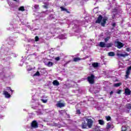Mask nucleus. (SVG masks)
<instances>
[{"label": "nucleus", "instance_id": "nucleus-28", "mask_svg": "<svg viewBox=\"0 0 131 131\" xmlns=\"http://www.w3.org/2000/svg\"><path fill=\"white\" fill-rule=\"evenodd\" d=\"M35 41H38L39 40V38L38 37V36H36L35 37Z\"/></svg>", "mask_w": 131, "mask_h": 131}, {"label": "nucleus", "instance_id": "nucleus-27", "mask_svg": "<svg viewBox=\"0 0 131 131\" xmlns=\"http://www.w3.org/2000/svg\"><path fill=\"white\" fill-rule=\"evenodd\" d=\"M39 7V5H35L34 6V8L36 10L37 9H38V8Z\"/></svg>", "mask_w": 131, "mask_h": 131}, {"label": "nucleus", "instance_id": "nucleus-11", "mask_svg": "<svg viewBox=\"0 0 131 131\" xmlns=\"http://www.w3.org/2000/svg\"><path fill=\"white\" fill-rule=\"evenodd\" d=\"M117 56L118 57H123L124 58H125V57L128 56V54L126 53L125 54L118 53L117 54Z\"/></svg>", "mask_w": 131, "mask_h": 131}, {"label": "nucleus", "instance_id": "nucleus-24", "mask_svg": "<svg viewBox=\"0 0 131 131\" xmlns=\"http://www.w3.org/2000/svg\"><path fill=\"white\" fill-rule=\"evenodd\" d=\"M109 39H110V36L106 37V38H104L105 42H107Z\"/></svg>", "mask_w": 131, "mask_h": 131}, {"label": "nucleus", "instance_id": "nucleus-2", "mask_svg": "<svg viewBox=\"0 0 131 131\" xmlns=\"http://www.w3.org/2000/svg\"><path fill=\"white\" fill-rule=\"evenodd\" d=\"M107 20L108 18L105 17L103 19V16L100 15L97 17V19L95 21V23L98 24H100L101 23V26H102V27H105V26L106 25V23Z\"/></svg>", "mask_w": 131, "mask_h": 131}, {"label": "nucleus", "instance_id": "nucleus-36", "mask_svg": "<svg viewBox=\"0 0 131 131\" xmlns=\"http://www.w3.org/2000/svg\"><path fill=\"white\" fill-rule=\"evenodd\" d=\"M117 94H121V90H118V91L117 92Z\"/></svg>", "mask_w": 131, "mask_h": 131}, {"label": "nucleus", "instance_id": "nucleus-19", "mask_svg": "<svg viewBox=\"0 0 131 131\" xmlns=\"http://www.w3.org/2000/svg\"><path fill=\"white\" fill-rule=\"evenodd\" d=\"M98 122H99V124H100V125H104V124L105 123L103 120H99Z\"/></svg>", "mask_w": 131, "mask_h": 131}, {"label": "nucleus", "instance_id": "nucleus-1", "mask_svg": "<svg viewBox=\"0 0 131 131\" xmlns=\"http://www.w3.org/2000/svg\"><path fill=\"white\" fill-rule=\"evenodd\" d=\"M85 121L86 122H85ZM85 121H83L82 122L81 126L83 129L87 128H92L93 127V124H94V121L92 119L85 118ZM87 122V123H86Z\"/></svg>", "mask_w": 131, "mask_h": 131}, {"label": "nucleus", "instance_id": "nucleus-42", "mask_svg": "<svg viewBox=\"0 0 131 131\" xmlns=\"http://www.w3.org/2000/svg\"><path fill=\"white\" fill-rule=\"evenodd\" d=\"M28 71H30V70H28Z\"/></svg>", "mask_w": 131, "mask_h": 131}, {"label": "nucleus", "instance_id": "nucleus-21", "mask_svg": "<svg viewBox=\"0 0 131 131\" xmlns=\"http://www.w3.org/2000/svg\"><path fill=\"white\" fill-rule=\"evenodd\" d=\"M19 11H21L22 12H24L25 11V9L24 8V6L20 7L18 9Z\"/></svg>", "mask_w": 131, "mask_h": 131}, {"label": "nucleus", "instance_id": "nucleus-4", "mask_svg": "<svg viewBox=\"0 0 131 131\" xmlns=\"http://www.w3.org/2000/svg\"><path fill=\"white\" fill-rule=\"evenodd\" d=\"M124 46V44H123V43L119 41H115V47H116L118 49H121V48H123Z\"/></svg>", "mask_w": 131, "mask_h": 131}, {"label": "nucleus", "instance_id": "nucleus-39", "mask_svg": "<svg viewBox=\"0 0 131 131\" xmlns=\"http://www.w3.org/2000/svg\"><path fill=\"white\" fill-rule=\"evenodd\" d=\"M68 117H69V118H70V115H68Z\"/></svg>", "mask_w": 131, "mask_h": 131}, {"label": "nucleus", "instance_id": "nucleus-9", "mask_svg": "<svg viewBox=\"0 0 131 131\" xmlns=\"http://www.w3.org/2000/svg\"><path fill=\"white\" fill-rule=\"evenodd\" d=\"M3 94L5 96L6 98H11V95L7 92V91H4Z\"/></svg>", "mask_w": 131, "mask_h": 131}, {"label": "nucleus", "instance_id": "nucleus-7", "mask_svg": "<svg viewBox=\"0 0 131 131\" xmlns=\"http://www.w3.org/2000/svg\"><path fill=\"white\" fill-rule=\"evenodd\" d=\"M124 94H125V96L130 95V94H131L130 90H129V89H128V88L125 89Z\"/></svg>", "mask_w": 131, "mask_h": 131}, {"label": "nucleus", "instance_id": "nucleus-29", "mask_svg": "<svg viewBox=\"0 0 131 131\" xmlns=\"http://www.w3.org/2000/svg\"><path fill=\"white\" fill-rule=\"evenodd\" d=\"M76 114H81V112H80V110H77L76 111Z\"/></svg>", "mask_w": 131, "mask_h": 131}, {"label": "nucleus", "instance_id": "nucleus-10", "mask_svg": "<svg viewBox=\"0 0 131 131\" xmlns=\"http://www.w3.org/2000/svg\"><path fill=\"white\" fill-rule=\"evenodd\" d=\"M52 83H53V85H55L56 86L60 85V83L57 80H54L53 81Z\"/></svg>", "mask_w": 131, "mask_h": 131}, {"label": "nucleus", "instance_id": "nucleus-18", "mask_svg": "<svg viewBox=\"0 0 131 131\" xmlns=\"http://www.w3.org/2000/svg\"><path fill=\"white\" fill-rule=\"evenodd\" d=\"M113 46L112 43H108L107 44H105V48H111Z\"/></svg>", "mask_w": 131, "mask_h": 131}, {"label": "nucleus", "instance_id": "nucleus-17", "mask_svg": "<svg viewBox=\"0 0 131 131\" xmlns=\"http://www.w3.org/2000/svg\"><path fill=\"white\" fill-rule=\"evenodd\" d=\"M108 55L110 57H114V56H115V53L113 52H111L108 53Z\"/></svg>", "mask_w": 131, "mask_h": 131}, {"label": "nucleus", "instance_id": "nucleus-35", "mask_svg": "<svg viewBox=\"0 0 131 131\" xmlns=\"http://www.w3.org/2000/svg\"><path fill=\"white\" fill-rule=\"evenodd\" d=\"M41 101H42V103H47V102H48L47 100L42 99Z\"/></svg>", "mask_w": 131, "mask_h": 131}, {"label": "nucleus", "instance_id": "nucleus-22", "mask_svg": "<svg viewBox=\"0 0 131 131\" xmlns=\"http://www.w3.org/2000/svg\"><path fill=\"white\" fill-rule=\"evenodd\" d=\"M106 128V129H109L111 128V125L110 124V123H107Z\"/></svg>", "mask_w": 131, "mask_h": 131}, {"label": "nucleus", "instance_id": "nucleus-33", "mask_svg": "<svg viewBox=\"0 0 131 131\" xmlns=\"http://www.w3.org/2000/svg\"><path fill=\"white\" fill-rule=\"evenodd\" d=\"M7 90L10 91V92H13V91L12 90V89H11V88H10V87H7Z\"/></svg>", "mask_w": 131, "mask_h": 131}, {"label": "nucleus", "instance_id": "nucleus-16", "mask_svg": "<svg viewBox=\"0 0 131 131\" xmlns=\"http://www.w3.org/2000/svg\"><path fill=\"white\" fill-rule=\"evenodd\" d=\"M80 60H81V58H80L79 57H74L73 58L74 62H79V61H80Z\"/></svg>", "mask_w": 131, "mask_h": 131}, {"label": "nucleus", "instance_id": "nucleus-30", "mask_svg": "<svg viewBox=\"0 0 131 131\" xmlns=\"http://www.w3.org/2000/svg\"><path fill=\"white\" fill-rule=\"evenodd\" d=\"M60 113H66V114H67V113L66 112V110H65L60 111Z\"/></svg>", "mask_w": 131, "mask_h": 131}, {"label": "nucleus", "instance_id": "nucleus-34", "mask_svg": "<svg viewBox=\"0 0 131 131\" xmlns=\"http://www.w3.org/2000/svg\"><path fill=\"white\" fill-rule=\"evenodd\" d=\"M126 51L127 52H130L131 49H130V48H127L126 49Z\"/></svg>", "mask_w": 131, "mask_h": 131}, {"label": "nucleus", "instance_id": "nucleus-40", "mask_svg": "<svg viewBox=\"0 0 131 131\" xmlns=\"http://www.w3.org/2000/svg\"><path fill=\"white\" fill-rule=\"evenodd\" d=\"M14 2H17V0H14Z\"/></svg>", "mask_w": 131, "mask_h": 131}, {"label": "nucleus", "instance_id": "nucleus-13", "mask_svg": "<svg viewBox=\"0 0 131 131\" xmlns=\"http://www.w3.org/2000/svg\"><path fill=\"white\" fill-rule=\"evenodd\" d=\"M99 47H100V48H106V44L104 42H100Z\"/></svg>", "mask_w": 131, "mask_h": 131}, {"label": "nucleus", "instance_id": "nucleus-14", "mask_svg": "<svg viewBox=\"0 0 131 131\" xmlns=\"http://www.w3.org/2000/svg\"><path fill=\"white\" fill-rule=\"evenodd\" d=\"M47 66H48V67H53V66L54 65V62H51V61H49L47 64H46Z\"/></svg>", "mask_w": 131, "mask_h": 131}, {"label": "nucleus", "instance_id": "nucleus-31", "mask_svg": "<svg viewBox=\"0 0 131 131\" xmlns=\"http://www.w3.org/2000/svg\"><path fill=\"white\" fill-rule=\"evenodd\" d=\"M55 60L56 61H60V57H57L55 58Z\"/></svg>", "mask_w": 131, "mask_h": 131}, {"label": "nucleus", "instance_id": "nucleus-25", "mask_svg": "<svg viewBox=\"0 0 131 131\" xmlns=\"http://www.w3.org/2000/svg\"><path fill=\"white\" fill-rule=\"evenodd\" d=\"M105 118H106L107 121H110V120H111V117H110V116H106V117H105Z\"/></svg>", "mask_w": 131, "mask_h": 131}, {"label": "nucleus", "instance_id": "nucleus-3", "mask_svg": "<svg viewBox=\"0 0 131 131\" xmlns=\"http://www.w3.org/2000/svg\"><path fill=\"white\" fill-rule=\"evenodd\" d=\"M87 80L90 84L95 83V75L91 74L87 77Z\"/></svg>", "mask_w": 131, "mask_h": 131}, {"label": "nucleus", "instance_id": "nucleus-5", "mask_svg": "<svg viewBox=\"0 0 131 131\" xmlns=\"http://www.w3.org/2000/svg\"><path fill=\"white\" fill-rule=\"evenodd\" d=\"M31 127L32 128H38V123L36 120H33L31 123Z\"/></svg>", "mask_w": 131, "mask_h": 131}, {"label": "nucleus", "instance_id": "nucleus-41", "mask_svg": "<svg viewBox=\"0 0 131 131\" xmlns=\"http://www.w3.org/2000/svg\"><path fill=\"white\" fill-rule=\"evenodd\" d=\"M122 131H126V130H122Z\"/></svg>", "mask_w": 131, "mask_h": 131}, {"label": "nucleus", "instance_id": "nucleus-8", "mask_svg": "<svg viewBox=\"0 0 131 131\" xmlns=\"http://www.w3.org/2000/svg\"><path fill=\"white\" fill-rule=\"evenodd\" d=\"M57 107H58L59 108H62V107H65V104L63 103L60 102L59 101L57 104H56Z\"/></svg>", "mask_w": 131, "mask_h": 131}, {"label": "nucleus", "instance_id": "nucleus-37", "mask_svg": "<svg viewBox=\"0 0 131 131\" xmlns=\"http://www.w3.org/2000/svg\"><path fill=\"white\" fill-rule=\"evenodd\" d=\"M110 96H112L113 95V91H111L110 93Z\"/></svg>", "mask_w": 131, "mask_h": 131}, {"label": "nucleus", "instance_id": "nucleus-26", "mask_svg": "<svg viewBox=\"0 0 131 131\" xmlns=\"http://www.w3.org/2000/svg\"><path fill=\"white\" fill-rule=\"evenodd\" d=\"M34 75L35 76H39V75H40V74L39 73V72L37 71Z\"/></svg>", "mask_w": 131, "mask_h": 131}, {"label": "nucleus", "instance_id": "nucleus-6", "mask_svg": "<svg viewBox=\"0 0 131 131\" xmlns=\"http://www.w3.org/2000/svg\"><path fill=\"white\" fill-rule=\"evenodd\" d=\"M130 70H131V66L128 67L126 71V75L125 76L127 79L129 78V74H130Z\"/></svg>", "mask_w": 131, "mask_h": 131}, {"label": "nucleus", "instance_id": "nucleus-23", "mask_svg": "<svg viewBox=\"0 0 131 131\" xmlns=\"http://www.w3.org/2000/svg\"><path fill=\"white\" fill-rule=\"evenodd\" d=\"M121 83H117L114 84V86H116V88H118V86H120L121 85Z\"/></svg>", "mask_w": 131, "mask_h": 131}, {"label": "nucleus", "instance_id": "nucleus-20", "mask_svg": "<svg viewBox=\"0 0 131 131\" xmlns=\"http://www.w3.org/2000/svg\"><path fill=\"white\" fill-rule=\"evenodd\" d=\"M125 107L127 109H128V110H130V109H131V104L128 103V104L125 105Z\"/></svg>", "mask_w": 131, "mask_h": 131}, {"label": "nucleus", "instance_id": "nucleus-15", "mask_svg": "<svg viewBox=\"0 0 131 131\" xmlns=\"http://www.w3.org/2000/svg\"><path fill=\"white\" fill-rule=\"evenodd\" d=\"M92 66L94 68H97L99 67V63L98 62H94L92 63Z\"/></svg>", "mask_w": 131, "mask_h": 131}, {"label": "nucleus", "instance_id": "nucleus-12", "mask_svg": "<svg viewBox=\"0 0 131 131\" xmlns=\"http://www.w3.org/2000/svg\"><path fill=\"white\" fill-rule=\"evenodd\" d=\"M61 11H64L66 12V13H68V14H70V11H68V10L63 7H60Z\"/></svg>", "mask_w": 131, "mask_h": 131}, {"label": "nucleus", "instance_id": "nucleus-32", "mask_svg": "<svg viewBox=\"0 0 131 131\" xmlns=\"http://www.w3.org/2000/svg\"><path fill=\"white\" fill-rule=\"evenodd\" d=\"M113 27H116V23H113L112 24Z\"/></svg>", "mask_w": 131, "mask_h": 131}, {"label": "nucleus", "instance_id": "nucleus-38", "mask_svg": "<svg viewBox=\"0 0 131 131\" xmlns=\"http://www.w3.org/2000/svg\"><path fill=\"white\" fill-rule=\"evenodd\" d=\"M44 8H45L46 9H48V6H47L45 5V6H44Z\"/></svg>", "mask_w": 131, "mask_h": 131}]
</instances>
